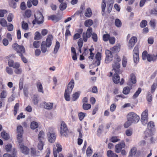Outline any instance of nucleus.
Listing matches in <instances>:
<instances>
[{
	"mask_svg": "<svg viewBox=\"0 0 157 157\" xmlns=\"http://www.w3.org/2000/svg\"><path fill=\"white\" fill-rule=\"evenodd\" d=\"M50 18L54 21L55 22H57L58 21L59 19V17H56V16L54 15H52L50 17Z\"/></svg>",
	"mask_w": 157,
	"mask_h": 157,
	"instance_id": "nucleus-48",
	"label": "nucleus"
},
{
	"mask_svg": "<svg viewBox=\"0 0 157 157\" xmlns=\"http://www.w3.org/2000/svg\"><path fill=\"white\" fill-rule=\"evenodd\" d=\"M127 121L124 124L125 128H127L132 123H137L139 121L140 117L134 112H130L127 115Z\"/></svg>",
	"mask_w": 157,
	"mask_h": 157,
	"instance_id": "nucleus-1",
	"label": "nucleus"
},
{
	"mask_svg": "<svg viewBox=\"0 0 157 157\" xmlns=\"http://www.w3.org/2000/svg\"><path fill=\"white\" fill-rule=\"evenodd\" d=\"M108 4L107 6V10L109 13H110L112 10L113 5L114 3L113 0H108Z\"/></svg>",
	"mask_w": 157,
	"mask_h": 157,
	"instance_id": "nucleus-19",
	"label": "nucleus"
},
{
	"mask_svg": "<svg viewBox=\"0 0 157 157\" xmlns=\"http://www.w3.org/2000/svg\"><path fill=\"white\" fill-rule=\"evenodd\" d=\"M91 107V105L90 104L83 103L82 105V108L85 110H88Z\"/></svg>",
	"mask_w": 157,
	"mask_h": 157,
	"instance_id": "nucleus-41",
	"label": "nucleus"
},
{
	"mask_svg": "<svg viewBox=\"0 0 157 157\" xmlns=\"http://www.w3.org/2000/svg\"><path fill=\"white\" fill-rule=\"evenodd\" d=\"M0 24L3 27H6L7 26V22L6 20L3 18L0 19Z\"/></svg>",
	"mask_w": 157,
	"mask_h": 157,
	"instance_id": "nucleus-35",
	"label": "nucleus"
},
{
	"mask_svg": "<svg viewBox=\"0 0 157 157\" xmlns=\"http://www.w3.org/2000/svg\"><path fill=\"white\" fill-rule=\"evenodd\" d=\"M132 87H125L123 89V93L125 94H127L129 93L130 90L132 89Z\"/></svg>",
	"mask_w": 157,
	"mask_h": 157,
	"instance_id": "nucleus-33",
	"label": "nucleus"
},
{
	"mask_svg": "<svg viewBox=\"0 0 157 157\" xmlns=\"http://www.w3.org/2000/svg\"><path fill=\"white\" fill-rule=\"evenodd\" d=\"M93 152V151L90 147H88L87 149L86 154L87 156H90Z\"/></svg>",
	"mask_w": 157,
	"mask_h": 157,
	"instance_id": "nucleus-38",
	"label": "nucleus"
},
{
	"mask_svg": "<svg viewBox=\"0 0 157 157\" xmlns=\"http://www.w3.org/2000/svg\"><path fill=\"white\" fill-rule=\"evenodd\" d=\"M137 41V38L135 36L132 37L129 40L128 44V47L129 49H131L134 46L135 43Z\"/></svg>",
	"mask_w": 157,
	"mask_h": 157,
	"instance_id": "nucleus-10",
	"label": "nucleus"
},
{
	"mask_svg": "<svg viewBox=\"0 0 157 157\" xmlns=\"http://www.w3.org/2000/svg\"><path fill=\"white\" fill-rule=\"evenodd\" d=\"M113 53H112V51H110L109 50H107L105 51L106 57H112L113 56Z\"/></svg>",
	"mask_w": 157,
	"mask_h": 157,
	"instance_id": "nucleus-46",
	"label": "nucleus"
},
{
	"mask_svg": "<svg viewBox=\"0 0 157 157\" xmlns=\"http://www.w3.org/2000/svg\"><path fill=\"white\" fill-rule=\"evenodd\" d=\"M95 58L96 61L95 62V64L98 66L100 64V61L101 60V54L99 52H97L95 56Z\"/></svg>",
	"mask_w": 157,
	"mask_h": 157,
	"instance_id": "nucleus-18",
	"label": "nucleus"
},
{
	"mask_svg": "<svg viewBox=\"0 0 157 157\" xmlns=\"http://www.w3.org/2000/svg\"><path fill=\"white\" fill-rule=\"evenodd\" d=\"M93 21L91 19H89L85 21L84 24L86 27H90L93 24Z\"/></svg>",
	"mask_w": 157,
	"mask_h": 157,
	"instance_id": "nucleus-36",
	"label": "nucleus"
},
{
	"mask_svg": "<svg viewBox=\"0 0 157 157\" xmlns=\"http://www.w3.org/2000/svg\"><path fill=\"white\" fill-rule=\"evenodd\" d=\"M31 128L34 129L37 128L38 127V124L37 122L35 121H33L30 124Z\"/></svg>",
	"mask_w": 157,
	"mask_h": 157,
	"instance_id": "nucleus-37",
	"label": "nucleus"
},
{
	"mask_svg": "<svg viewBox=\"0 0 157 157\" xmlns=\"http://www.w3.org/2000/svg\"><path fill=\"white\" fill-rule=\"evenodd\" d=\"M40 44V42L39 41H35L33 43V46L35 48H38Z\"/></svg>",
	"mask_w": 157,
	"mask_h": 157,
	"instance_id": "nucleus-55",
	"label": "nucleus"
},
{
	"mask_svg": "<svg viewBox=\"0 0 157 157\" xmlns=\"http://www.w3.org/2000/svg\"><path fill=\"white\" fill-rule=\"evenodd\" d=\"M61 4L59 6V9L61 10H63L65 9L67 7V4L65 3H60Z\"/></svg>",
	"mask_w": 157,
	"mask_h": 157,
	"instance_id": "nucleus-49",
	"label": "nucleus"
},
{
	"mask_svg": "<svg viewBox=\"0 0 157 157\" xmlns=\"http://www.w3.org/2000/svg\"><path fill=\"white\" fill-rule=\"evenodd\" d=\"M156 21L155 19H151L149 22V24L154 29L155 28Z\"/></svg>",
	"mask_w": 157,
	"mask_h": 157,
	"instance_id": "nucleus-32",
	"label": "nucleus"
},
{
	"mask_svg": "<svg viewBox=\"0 0 157 157\" xmlns=\"http://www.w3.org/2000/svg\"><path fill=\"white\" fill-rule=\"evenodd\" d=\"M56 147H57L56 149L55 147L53 148V153L54 157H57V154L59 152H61L62 150V147L58 143L56 144Z\"/></svg>",
	"mask_w": 157,
	"mask_h": 157,
	"instance_id": "nucleus-11",
	"label": "nucleus"
},
{
	"mask_svg": "<svg viewBox=\"0 0 157 157\" xmlns=\"http://www.w3.org/2000/svg\"><path fill=\"white\" fill-rule=\"evenodd\" d=\"M41 36L40 33L38 32H36L35 33L34 39L35 40H39L41 39Z\"/></svg>",
	"mask_w": 157,
	"mask_h": 157,
	"instance_id": "nucleus-40",
	"label": "nucleus"
},
{
	"mask_svg": "<svg viewBox=\"0 0 157 157\" xmlns=\"http://www.w3.org/2000/svg\"><path fill=\"white\" fill-rule=\"evenodd\" d=\"M53 39V37L52 35H49L47 36L46 40V46L49 47L52 44V41Z\"/></svg>",
	"mask_w": 157,
	"mask_h": 157,
	"instance_id": "nucleus-16",
	"label": "nucleus"
},
{
	"mask_svg": "<svg viewBox=\"0 0 157 157\" xmlns=\"http://www.w3.org/2000/svg\"><path fill=\"white\" fill-rule=\"evenodd\" d=\"M25 15L27 17H29L31 15V11L30 10H26L25 12Z\"/></svg>",
	"mask_w": 157,
	"mask_h": 157,
	"instance_id": "nucleus-62",
	"label": "nucleus"
},
{
	"mask_svg": "<svg viewBox=\"0 0 157 157\" xmlns=\"http://www.w3.org/2000/svg\"><path fill=\"white\" fill-rule=\"evenodd\" d=\"M147 22L145 20H143L141 22L140 25L141 28H144L147 25Z\"/></svg>",
	"mask_w": 157,
	"mask_h": 157,
	"instance_id": "nucleus-57",
	"label": "nucleus"
},
{
	"mask_svg": "<svg viewBox=\"0 0 157 157\" xmlns=\"http://www.w3.org/2000/svg\"><path fill=\"white\" fill-rule=\"evenodd\" d=\"M136 147H132L130 150L128 157H134L136 154Z\"/></svg>",
	"mask_w": 157,
	"mask_h": 157,
	"instance_id": "nucleus-22",
	"label": "nucleus"
},
{
	"mask_svg": "<svg viewBox=\"0 0 157 157\" xmlns=\"http://www.w3.org/2000/svg\"><path fill=\"white\" fill-rule=\"evenodd\" d=\"M127 59L124 57H123L122 60V64L123 67H125L127 65Z\"/></svg>",
	"mask_w": 157,
	"mask_h": 157,
	"instance_id": "nucleus-63",
	"label": "nucleus"
},
{
	"mask_svg": "<svg viewBox=\"0 0 157 157\" xmlns=\"http://www.w3.org/2000/svg\"><path fill=\"white\" fill-rule=\"evenodd\" d=\"M141 89L140 88H139L138 90L133 95V98H137L140 94L141 93Z\"/></svg>",
	"mask_w": 157,
	"mask_h": 157,
	"instance_id": "nucleus-44",
	"label": "nucleus"
},
{
	"mask_svg": "<svg viewBox=\"0 0 157 157\" xmlns=\"http://www.w3.org/2000/svg\"><path fill=\"white\" fill-rule=\"evenodd\" d=\"M148 129L150 130L151 132L154 131L155 130V125L153 121H151L148 123L147 125Z\"/></svg>",
	"mask_w": 157,
	"mask_h": 157,
	"instance_id": "nucleus-20",
	"label": "nucleus"
},
{
	"mask_svg": "<svg viewBox=\"0 0 157 157\" xmlns=\"http://www.w3.org/2000/svg\"><path fill=\"white\" fill-rule=\"evenodd\" d=\"M148 111L146 109L141 114V118H147Z\"/></svg>",
	"mask_w": 157,
	"mask_h": 157,
	"instance_id": "nucleus-50",
	"label": "nucleus"
},
{
	"mask_svg": "<svg viewBox=\"0 0 157 157\" xmlns=\"http://www.w3.org/2000/svg\"><path fill=\"white\" fill-rule=\"evenodd\" d=\"M80 94V92H77L75 93L72 95V100L73 101H75L79 97Z\"/></svg>",
	"mask_w": 157,
	"mask_h": 157,
	"instance_id": "nucleus-27",
	"label": "nucleus"
},
{
	"mask_svg": "<svg viewBox=\"0 0 157 157\" xmlns=\"http://www.w3.org/2000/svg\"><path fill=\"white\" fill-rule=\"evenodd\" d=\"M15 73L17 74H21L22 72V70L20 67L18 68H16L14 70Z\"/></svg>",
	"mask_w": 157,
	"mask_h": 157,
	"instance_id": "nucleus-51",
	"label": "nucleus"
},
{
	"mask_svg": "<svg viewBox=\"0 0 157 157\" xmlns=\"http://www.w3.org/2000/svg\"><path fill=\"white\" fill-rule=\"evenodd\" d=\"M44 107L47 109H52L53 104L51 103L45 102L44 103Z\"/></svg>",
	"mask_w": 157,
	"mask_h": 157,
	"instance_id": "nucleus-25",
	"label": "nucleus"
},
{
	"mask_svg": "<svg viewBox=\"0 0 157 157\" xmlns=\"http://www.w3.org/2000/svg\"><path fill=\"white\" fill-rule=\"evenodd\" d=\"M120 50V48L119 47L117 46H115L113 47L111 49L112 53H116L118 52Z\"/></svg>",
	"mask_w": 157,
	"mask_h": 157,
	"instance_id": "nucleus-39",
	"label": "nucleus"
},
{
	"mask_svg": "<svg viewBox=\"0 0 157 157\" xmlns=\"http://www.w3.org/2000/svg\"><path fill=\"white\" fill-rule=\"evenodd\" d=\"M136 82V79L135 75L134 73H132L130 75L129 80L127 83V85L132 87L133 84H135Z\"/></svg>",
	"mask_w": 157,
	"mask_h": 157,
	"instance_id": "nucleus-8",
	"label": "nucleus"
},
{
	"mask_svg": "<svg viewBox=\"0 0 157 157\" xmlns=\"http://www.w3.org/2000/svg\"><path fill=\"white\" fill-rule=\"evenodd\" d=\"M86 114L82 112H80L78 113V116L79 120L82 121L83 120L84 117L86 116Z\"/></svg>",
	"mask_w": 157,
	"mask_h": 157,
	"instance_id": "nucleus-42",
	"label": "nucleus"
},
{
	"mask_svg": "<svg viewBox=\"0 0 157 157\" xmlns=\"http://www.w3.org/2000/svg\"><path fill=\"white\" fill-rule=\"evenodd\" d=\"M9 5L13 9H15L16 8L17 4L13 1H12L9 2Z\"/></svg>",
	"mask_w": 157,
	"mask_h": 157,
	"instance_id": "nucleus-59",
	"label": "nucleus"
},
{
	"mask_svg": "<svg viewBox=\"0 0 157 157\" xmlns=\"http://www.w3.org/2000/svg\"><path fill=\"white\" fill-rule=\"evenodd\" d=\"M20 148L21 151L23 154L25 155H27L29 154V149L27 147L21 144L20 145Z\"/></svg>",
	"mask_w": 157,
	"mask_h": 157,
	"instance_id": "nucleus-14",
	"label": "nucleus"
},
{
	"mask_svg": "<svg viewBox=\"0 0 157 157\" xmlns=\"http://www.w3.org/2000/svg\"><path fill=\"white\" fill-rule=\"evenodd\" d=\"M13 14L10 13L7 17V20L9 22H10L12 21L13 19Z\"/></svg>",
	"mask_w": 157,
	"mask_h": 157,
	"instance_id": "nucleus-64",
	"label": "nucleus"
},
{
	"mask_svg": "<svg viewBox=\"0 0 157 157\" xmlns=\"http://www.w3.org/2000/svg\"><path fill=\"white\" fill-rule=\"evenodd\" d=\"M33 101L35 105H36L38 102V96L36 95H34L33 99Z\"/></svg>",
	"mask_w": 157,
	"mask_h": 157,
	"instance_id": "nucleus-52",
	"label": "nucleus"
},
{
	"mask_svg": "<svg viewBox=\"0 0 157 157\" xmlns=\"http://www.w3.org/2000/svg\"><path fill=\"white\" fill-rule=\"evenodd\" d=\"M19 107V104L17 103L15 105L14 108V113L13 114L14 116H16L17 114V111L18 110Z\"/></svg>",
	"mask_w": 157,
	"mask_h": 157,
	"instance_id": "nucleus-45",
	"label": "nucleus"
},
{
	"mask_svg": "<svg viewBox=\"0 0 157 157\" xmlns=\"http://www.w3.org/2000/svg\"><path fill=\"white\" fill-rule=\"evenodd\" d=\"M12 47L19 55L25 53V50L24 47L22 45H19L17 43L14 44Z\"/></svg>",
	"mask_w": 157,
	"mask_h": 157,
	"instance_id": "nucleus-4",
	"label": "nucleus"
},
{
	"mask_svg": "<svg viewBox=\"0 0 157 157\" xmlns=\"http://www.w3.org/2000/svg\"><path fill=\"white\" fill-rule=\"evenodd\" d=\"M107 155L108 157H118L117 154L111 150L107 151Z\"/></svg>",
	"mask_w": 157,
	"mask_h": 157,
	"instance_id": "nucleus-24",
	"label": "nucleus"
},
{
	"mask_svg": "<svg viewBox=\"0 0 157 157\" xmlns=\"http://www.w3.org/2000/svg\"><path fill=\"white\" fill-rule=\"evenodd\" d=\"M115 24L117 27H120L121 26L122 23L120 20L118 19H117L115 21Z\"/></svg>",
	"mask_w": 157,
	"mask_h": 157,
	"instance_id": "nucleus-43",
	"label": "nucleus"
},
{
	"mask_svg": "<svg viewBox=\"0 0 157 157\" xmlns=\"http://www.w3.org/2000/svg\"><path fill=\"white\" fill-rule=\"evenodd\" d=\"M120 139L118 138L117 136H112L110 139V140L113 143H115L119 141Z\"/></svg>",
	"mask_w": 157,
	"mask_h": 157,
	"instance_id": "nucleus-56",
	"label": "nucleus"
},
{
	"mask_svg": "<svg viewBox=\"0 0 157 157\" xmlns=\"http://www.w3.org/2000/svg\"><path fill=\"white\" fill-rule=\"evenodd\" d=\"M35 19L33 20L32 23L33 25L36 24H42L44 21V18L41 13L39 11L36 12L35 14Z\"/></svg>",
	"mask_w": 157,
	"mask_h": 157,
	"instance_id": "nucleus-3",
	"label": "nucleus"
},
{
	"mask_svg": "<svg viewBox=\"0 0 157 157\" xmlns=\"http://www.w3.org/2000/svg\"><path fill=\"white\" fill-rule=\"evenodd\" d=\"M60 47V44L57 41L56 42L55 46V47L54 50L53 51V53L54 54H56L58 52Z\"/></svg>",
	"mask_w": 157,
	"mask_h": 157,
	"instance_id": "nucleus-29",
	"label": "nucleus"
},
{
	"mask_svg": "<svg viewBox=\"0 0 157 157\" xmlns=\"http://www.w3.org/2000/svg\"><path fill=\"white\" fill-rule=\"evenodd\" d=\"M1 136L5 140H7L9 138V135L5 132H2L1 133Z\"/></svg>",
	"mask_w": 157,
	"mask_h": 157,
	"instance_id": "nucleus-34",
	"label": "nucleus"
},
{
	"mask_svg": "<svg viewBox=\"0 0 157 157\" xmlns=\"http://www.w3.org/2000/svg\"><path fill=\"white\" fill-rule=\"evenodd\" d=\"M152 95L149 93H147V99L148 101L151 102L152 100Z\"/></svg>",
	"mask_w": 157,
	"mask_h": 157,
	"instance_id": "nucleus-60",
	"label": "nucleus"
},
{
	"mask_svg": "<svg viewBox=\"0 0 157 157\" xmlns=\"http://www.w3.org/2000/svg\"><path fill=\"white\" fill-rule=\"evenodd\" d=\"M22 28L26 30L28 29V24L25 22L24 21H23L22 22Z\"/></svg>",
	"mask_w": 157,
	"mask_h": 157,
	"instance_id": "nucleus-53",
	"label": "nucleus"
},
{
	"mask_svg": "<svg viewBox=\"0 0 157 157\" xmlns=\"http://www.w3.org/2000/svg\"><path fill=\"white\" fill-rule=\"evenodd\" d=\"M120 65L119 63L118 62H114L112 65L113 68V71L115 72H119V68L120 67Z\"/></svg>",
	"mask_w": 157,
	"mask_h": 157,
	"instance_id": "nucleus-17",
	"label": "nucleus"
},
{
	"mask_svg": "<svg viewBox=\"0 0 157 157\" xmlns=\"http://www.w3.org/2000/svg\"><path fill=\"white\" fill-rule=\"evenodd\" d=\"M6 71L10 75H12L13 74V69L9 67H6Z\"/></svg>",
	"mask_w": 157,
	"mask_h": 157,
	"instance_id": "nucleus-47",
	"label": "nucleus"
},
{
	"mask_svg": "<svg viewBox=\"0 0 157 157\" xmlns=\"http://www.w3.org/2000/svg\"><path fill=\"white\" fill-rule=\"evenodd\" d=\"M36 87L39 92L41 93L42 94L44 93V91L43 89V87L41 83L38 82L36 83Z\"/></svg>",
	"mask_w": 157,
	"mask_h": 157,
	"instance_id": "nucleus-21",
	"label": "nucleus"
},
{
	"mask_svg": "<svg viewBox=\"0 0 157 157\" xmlns=\"http://www.w3.org/2000/svg\"><path fill=\"white\" fill-rule=\"evenodd\" d=\"M125 145L124 142L117 144L115 146V151L117 153L121 152L122 149L124 148Z\"/></svg>",
	"mask_w": 157,
	"mask_h": 157,
	"instance_id": "nucleus-12",
	"label": "nucleus"
},
{
	"mask_svg": "<svg viewBox=\"0 0 157 157\" xmlns=\"http://www.w3.org/2000/svg\"><path fill=\"white\" fill-rule=\"evenodd\" d=\"M48 141L51 143L54 142L56 139V136L53 133H51L48 132L47 134Z\"/></svg>",
	"mask_w": 157,
	"mask_h": 157,
	"instance_id": "nucleus-15",
	"label": "nucleus"
},
{
	"mask_svg": "<svg viewBox=\"0 0 157 157\" xmlns=\"http://www.w3.org/2000/svg\"><path fill=\"white\" fill-rule=\"evenodd\" d=\"M147 52L146 51H144L142 54V57L143 60H145L147 59Z\"/></svg>",
	"mask_w": 157,
	"mask_h": 157,
	"instance_id": "nucleus-58",
	"label": "nucleus"
},
{
	"mask_svg": "<svg viewBox=\"0 0 157 157\" xmlns=\"http://www.w3.org/2000/svg\"><path fill=\"white\" fill-rule=\"evenodd\" d=\"M46 45L45 44V42L43 41L42 43L41 46V51L43 53H44L46 52L47 51Z\"/></svg>",
	"mask_w": 157,
	"mask_h": 157,
	"instance_id": "nucleus-31",
	"label": "nucleus"
},
{
	"mask_svg": "<svg viewBox=\"0 0 157 157\" xmlns=\"http://www.w3.org/2000/svg\"><path fill=\"white\" fill-rule=\"evenodd\" d=\"M133 57L135 63H137L139 60V49L138 47L136 46L133 51Z\"/></svg>",
	"mask_w": 157,
	"mask_h": 157,
	"instance_id": "nucleus-6",
	"label": "nucleus"
},
{
	"mask_svg": "<svg viewBox=\"0 0 157 157\" xmlns=\"http://www.w3.org/2000/svg\"><path fill=\"white\" fill-rule=\"evenodd\" d=\"M74 86V81L73 79L71 80L68 85L67 88L66 89L64 97L65 100L69 101L70 100V94L71 93Z\"/></svg>",
	"mask_w": 157,
	"mask_h": 157,
	"instance_id": "nucleus-2",
	"label": "nucleus"
},
{
	"mask_svg": "<svg viewBox=\"0 0 157 157\" xmlns=\"http://www.w3.org/2000/svg\"><path fill=\"white\" fill-rule=\"evenodd\" d=\"M43 141H39V143L38 145V149L40 150H42L43 147Z\"/></svg>",
	"mask_w": 157,
	"mask_h": 157,
	"instance_id": "nucleus-54",
	"label": "nucleus"
},
{
	"mask_svg": "<svg viewBox=\"0 0 157 157\" xmlns=\"http://www.w3.org/2000/svg\"><path fill=\"white\" fill-rule=\"evenodd\" d=\"M92 13L91 9L90 8H88L86 9V12L85 13V16L89 17L92 15Z\"/></svg>",
	"mask_w": 157,
	"mask_h": 157,
	"instance_id": "nucleus-30",
	"label": "nucleus"
},
{
	"mask_svg": "<svg viewBox=\"0 0 157 157\" xmlns=\"http://www.w3.org/2000/svg\"><path fill=\"white\" fill-rule=\"evenodd\" d=\"M92 32V29L90 28L87 29L86 33H83L82 37L85 42H86L87 40V39L90 37Z\"/></svg>",
	"mask_w": 157,
	"mask_h": 157,
	"instance_id": "nucleus-9",
	"label": "nucleus"
},
{
	"mask_svg": "<svg viewBox=\"0 0 157 157\" xmlns=\"http://www.w3.org/2000/svg\"><path fill=\"white\" fill-rule=\"evenodd\" d=\"M118 72H115L113 78V80L114 82L116 84L120 83V85H122L124 83V80L123 78H122L121 81H120V77L118 75Z\"/></svg>",
	"mask_w": 157,
	"mask_h": 157,
	"instance_id": "nucleus-7",
	"label": "nucleus"
},
{
	"mask_svg": "<svg viewBox=\"0 0 157 157\" xmlns=\"http://www.w3.org/2000/svg\"><path fill=\"white\" fill-rule=\"evenodd\" d=\"M106 0H102L101 3L102 14L103 15L105 14V8L106 7L105 2Z\"/></svg>",
	"mask_w": 157,
	"mask_h": 157,
	"instance_id": "nucleus-28",
	"label": "nucleus"
},
{
	"mask_svg": "<svg viewBox=\"0 0 157 157\" xmlns=\"http://www.w3.org/2000/svg\"><path fill=\"white\" fill-rule=\"evenodd\" d=\"M68 132V131L66 124L64 121H62L60 126V134L63 136H66Z\"/></svg>",
	"mask_w": 157,
	"mask_h": 157,
	"instance_id": "nucleus-5",
	"label": "nucleus"
},
{
	"mask_svg": "<svg viewBox=\"0 0 157 157\" xmlns=\"http://www.w3.org/2000/svg\"><path fill=\"white\" fill-rule=\"evenodd\" d=\"M44 136L45 135L44 132L42 131H40L38 136L39 141H43L44 139Z\"/></svg>",
	"mask_w": 157,
	"mask_h": 157,
	"instance_id": "nucleus-26",
	"label": "nucleus"
},
{
	"mask_svg": "<svg viewBox=\"0 0 157 157\" xmlns=\"http://www.w3.org/2000/svg\"><path fill=\"white\" fill-rule=\"evenodd\" d=\"M17 135L22 136L23 130L22 127L21 126H19L17 128Z\"/></svg>",
	"mask_w": 157,
	"mask_h": 157,
	"instance_id": "nucleus-23",
	"label": "nucleus"
},
{
	"mask_svg": "<svg viewBox=\"0 0 157 157\" xmlns=\"http://www.w3.org/2000/svg\"><path fill=\"white\" fill-rule=\"evenodd\" d=\"M110 38V35L108 34H104L103 36V39L104 41H107L109 40Z\"/></svg>",
	"mask_w": 157,
	"mask_h": 157,
	"instance_id": "nucleus-61",
	"label": "nucleus"
},
{
	"mask_svg": "<svg viewBox=\"0 0 157 157\" xmlns=\"http://www.w3.org/2000/svg\"><path fill=\"white\" fill-rule=\"evenodd\" d=\"M157 58V55L154 54H148L147 56V60L149 62L155 61Z\"/></svg>",
	"mask_w": 157,
	"mask_h": 157,
	"instance_id": "nucleus-13",
	"label": "nucleus"
}]
</instances>
